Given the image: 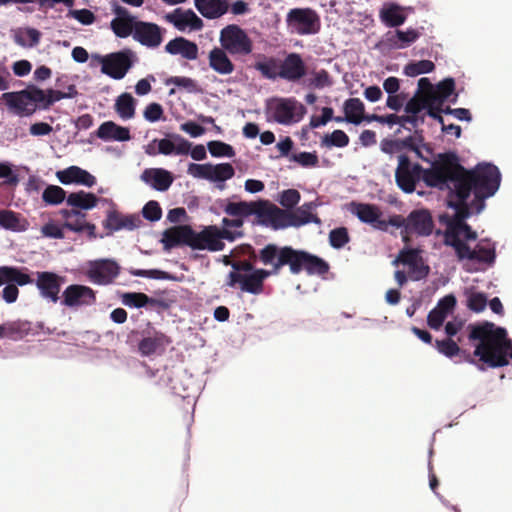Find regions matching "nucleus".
<instances>
[{
	"instance_id": "53",
	"label": "nucleus",
	"mask_w": 512,
	"mask_h": 512,
	"mask_svg": "<svg viewBox=\"0 0 512 512\" xmlns=\"http://www.w3.org/2000/svg\"><path fill=\"white\" fill-rule=\"evenodd\" d=\"M118 37L124 38L130 34H116ZM133 38L144 46L156 48L162 43V34H132Z\"/></svg>"
},
{
	"instance_id": "17",
	"label": "nucleus",
	"mask_w": 512,
	"mask_h": 512,
	"mask_svg": "<svg viewBox=\"0 0 512 512\" xmlns=\"http://www.w3.org/2000/svg\"><path fill=\"white\" fill-rule=\"evenodd\" d=\"M119 266L112 260H100L95 262L88 270L89 279L99 285H108L119 274Z\"/></svg>"
},
{
	"instance_id": "10",
	"label": "nucleus",
	"mask_w": 512,
	"mask_h": 512,
	"mask_svg": "<svg viewBox=\"0 0 512 512\" xmlns=\"http://www.w3.org/2000/svg\"><path fill=\"white\" fill-rule=\"evenodd\" d=\"M285 20L293 32H317L321 25L318 13L309 7L290 9Z\"/></svg>"
},
{
	"instance_id": "18",
	"label": "nucleus",
	"mask_w": 512,
	"mask_h": 512,
	"mask_svg": "<svg viewBox=\"0 0 512 512\" xmlns=\"http://www.w3.org/2000/svg\"><path fill=\"white\" fill-rule=\"evenodd\" d=\"M167 22L179 31L200 30L203 27V21L192 10L175 9L173 12L165 15Z\"/></svg>"
},
{
	"instance_id": "64",
	"label": "nucleus",
	"mask_w": 512,
	"mask_h": 512,
	"mask_svg": "<svg viewBox=\"0 0 512 512\" xmlns=\"http://www.w3.org/2000/svg\"><path fill=\"white\" fill-rule=\"evenodd\" d=\"M456 297L453 294H449L441 298L436 308L444 315L448 316L449 313L453 311L456 306Z\"/></svg>"
},
{
	"instance_id": "24",
	"label": "nucleus",
	"mask_w": 512,
	"mask_h": 512,
	"mask_svg": "<svg viewBox=\"0 0 512 512\" xmlns=\"http://www.w3.org/2000/svg\"><path fill=\"white\" fill-rule=\"evenodd\" d=\"M191 147V142L179 134H169V138H163L157 142V152L163 155H187Z\"/></svg>"
},
{
	"instance_id": "32",
	"label": "nucleus",
	"mask_w": 512,
	"mask_h": 512,
	"mask_svg": "<svg viewBox=\"0 0 512 512\" xmlns=\"http://www.w3.org/2000/svg\"><path fill=\"white\" fill-rule=\"evenodd\" d=\"M194 5L198 12L208 19L221 17L229 8L227 0H194Z\"/></svg>"
},
{
	"instance_id": "21",
	"label": "nucleus",
	"mask_w": 512,
	"mask_h": 512,
	"mask_svg": "<svg viewBox=\"0 0 512 512\" xmlns=\"http://www.w3.org/2000/svg\"><path fill=\"white\" fill-rule=\"evenodd\" d=\"M306 74V66L299 54L290 53L280 62L279 77L290 82H296Z\"/></svg>"
},
{
	"instance_id": "40",
	"label": "nucleus",
	"mask_w": 512,
	"mask_h": 512,
	"mask_svg": "<svg viewBox=\"0 0 512 512\" xmlns=\"http://www.w3.org/2000/svg\"><path fill=\"white\" fill-rule=\"evenodd\" d=\"M419 34H393L387 41H381L378 47L382 50H395L408 47L416 41Z\"/></svg>"
},
{
	"instance_id": "54",
	"label": "nucleus",
	"mask_w": 512,
	"mask_h": 512,
	"mask_svg": "<svg viewBox=\"0 0 512 512\" xmlns=\"http://www.w3.org/2000/svg\"><path fill=\"white\" fill-rule=\"evenodd\" d=\"M435 347L441 354L448 358H452L460 353V347L451 338L436 340Z\"/></svg>"
},
{
	"instance_id": "27",
	"label": "nucleus",
	"mask_w": 512,
	"mask_h": 512,
	"mask_svg": "<svg viewBox=\"0 0 512 512\" xmlns=\"http://www.w3.org/2000/svg\"><path fill=\"white\" fill-rule=\"evenodd\" d=\"M409 12L410 8L395 3H386L381 7L379 17L386 26L397 27L405 22Z\"/></svg>"
},
{
	"instance_id": "34",
	"label": "nucleus",
	"mask_w": 512,
	"mask_h": 512,
	"mask_svg": "<svg viewBox=\"0 0 512 512\" xmlns=\"http://www.w3.org/2000/svg\"><path fill=\"white\" fill-rule=\"evenodd\" d=\"M260 200L259 201H240V202H228L224 207V212L232 217H248L251 215L258 216L260 212Z\"/></svg>"
},
{
	"instance_id": "6",
	"label": "nucleus",
	"mask_w": 512,
	"mask_h": 512,
	"mask_svg": "<svg viewBox=\"0 0 512 512\" xmlns=\"http://www.w3.org/2000/svg\"><path fill=\"white\" fill-rule=\"evenodd\" d=\"M441 153L432 162L431 167L424 169L420 164H412L406 154L398 156V166L395 171V180L398 187L406 193H412L416 188V183L422 179L426 186L436 188L437 186L429 184L428 174L440 161Z\"/></svg>"
},
{
	"instance_id": "25",
	"label": "nucleus",
	"mask_w": 512,
	"mask_h": 512,
	"mask_svg": "<svg viewBox=\"0 0 512 512\" xmlns=\"http://www.w3.org/2000/svg\"><path fill=\"white\" fill-rule=\"evenodd\" d=\"M353 213L361 222L371 224L378 230L386 231V224L384 220L381 219L382 212L377 205L358 203L355 204Z\"/></svg>"
},
{
	"instance_id": "61",
	"label": "nucleus",
	"mask_w": 512,
	"mask_h": 512,
	"mask_svg": "<svg viewBox=\"0 0 512 512\" xmlns=\"http://www.w3.org/2000/svg\"><path fill=\"white\" fill-rule=\"evenodd\" d=\"M291 159L303 167H314L318 164V156L315 153L310 152L293 154Z\"/></svg>"
},
{
	"instance_id": "57",
	"label": "nucleus",
	"mask_w": 512,
	"mask_h": 512,
	"mask_svg": "<svg viewBox=\"0 0 512 512\" xmlns=\"http://www.w3.org/2000/svg\"><path fill=\"white\" fill-rule=\"evenodd\" d=\"M455 90V81L453 78H446L440 81L436 88H434V92L445 101L453 94Z\"/></svg>"
},
{
	"instance_id": "33",
	"label": "nucleus",
	"mask_w": 512,
	"mask_h": 512,
	"mask_svg": "<svg viewBox=\"0 0 512 512\" xmlns=\"http://www.w3.org/2000/svg\"><path fill=\"white\" fill-rule=\"evenodd\" d=\"M226 52L223 48L214 47L208 56L209 66L221 75L231 74L235 69Z\"/></svg>"
},
{
	"instance_id": "30",
	"label": "nucleus",
	"mask_w": 512,
	"mask_h": 512,
	"mask_svg": "<svg viewBox=\"0 0 512 512\" xmlns=\"http://www.w3.org/2000/svg\"><path fill=\"white\" fill-rule=\"evenodd\" d=\"M95 135L104 141L114 140L123 142L131 139L129 129L119 126L113 121L103 122L95 132Z\"/></svg>"
},
{
	"instance_id": "14",
	"label": "nucleus",
	"mask_w": 512,
	"mask_h": 512,
	"mask_svg": "<svg viewBox=\"0 0 512 512\" xmlns=\"http://www.w3.org/2000/svg\"><path fill=\"white\" fill-rule=\"evenodd\" d=\"M95 291L85 285L72 284L62 294V305L67 307L90 306L95 304Z\"/></svg>"
},
{
	"instance_id": "35",
	"label": "nucleus",
	"mask_w": 512,
	"mask_h": 512,
	"mask_svg": "<svg viewBox=\"0 0 512 512\" xmlns=\"http://www.w3.org/2000/svg\"><path fill=\"white\" fill-rule=\"evenodd\" d=\"M122 303L129 307L142 308L146 305L167 308V304L163 300L149 297L141 292H127L122 295Z\"/></svg>"
},
{
	"instance_id": "42",
	"label": "nucleus",
	"mask_w": 512,
	"mask_h": 512,
	"mask_svg": "<svg viewBox=\"0 0 512 512\" xmlns=\"http://www.w3.org/2000/svg\"><path fill=\"white\" fill-rule=\"evenodd\" d=\"M208 180L211 182H225L235 175V170L230 163H209Z\"/></svg>"
},
{
	"instance_id": "63",
	"label": "nucleus",
	"mask_w": 512,
	"mask_h": 512,
	"mask_svg": "<svg viewBox=\"0 0 512 512\" xmlns=\"http://www.w3.org/2000/svg\"><path fill=\"white\" fill-rule=\"evenodd\" d=\"M19 219L15 212L11 210H0V226L6 229H15Z\"/></svg>"
},
{
	"instance_id": "2",
	"label": "nucleus",
	"mask_w": 512,
	"mask_h": 512,
	"mask_svg": "<svg viewBox=\"0 0 512 512\" xmlns=\"http://www.w3.org/2000/svg\"><path fill=\"white\" fill-rule=\"evenodd\" d=\"M470 341H478L474 354L488 367L497 368L508 365L512 358V341L505 328L492 322L471 324L468 326Z\"/></svg>"
},
{
	"instance_id": "41",
	"label": "nucleus",
	"mask_w": 512,
	"mask_h": 512,
	"mask_svg": "<svg viewBox=\"0 0 512 512\" xmlns=\"http://www.w3.org/2000/svg\"><path fill=\"white\" fill-rule=\"evenodd\" d=\"M314 203L309 202L305 203L301 207H299L296 211L291 212L294 215L293 223H295L294 227H300L308 223H316L320 224L321 220L317 215L312 214L311 210L314 208Z\"/></svg>"
},
{
	"instance_id": "26",
	"label": "nucleus",
	"mask_w": 512,
	"mask_h": 512,
	"mask_svg": "<svg viewBox=\"0 0 512 512\" xmlns=\"http://www.w3.org/2000/svg\"><path fill=\"white\" fill-rule=\"evenodd\" d=\"M141 219L135 215H122L117 211H109L105 221L103 222L104 228L113 231L121 229L133 230L139 227Z\"/></svg>"
},
{
	"instance_id": "39",
	"label": "nucleus",
	"mask_w": 512,
	"mask_h": 512,
	"mask_svg": "<svg viewBox=\"0 0 512 512\" xmlns=\"http://www.w3.org/2000/svg\"><path fill=\"white\" fill-rule=\"evenodd\" d=\"M3 338L19 340L29 334L31 323L23 320L9 321L2 324Z\"/></svg>"
},
{
	"instance_id": "52",
	"label": "nucleus",
	"mask_w": 512,
	"mask_h": 512,
	"mask_svg": "<svg viewBox=\"0 0 512 512\" xmlns=\"http://www.w3.org/2000/svg\"><path fill=\"white\" fill-rule=\"evenodd\" d=\"M165 84H173L177 87L185 89L190 93H196L200 90L198 88L197 82L194 79L185 76H172L165 81Z\"/></svg>"
},
{
	"instance_id": "11",
	"label": "nucleus",
	"mask_w": 512,
	"mask_h": 512,
	"mask_svg": "<svg viewBox=\"0 0 512 512\" xmlns=\"http://www.w3.org/2000/svg\"><path fill=\"white\" fill-rule=\"evenodd\" d=\"M434 222L430 212L426 209H417L407 216L405 230H401V237L404 243L410 242L411 235L429 236L432 234Z\"/></svg>"
},
{
	"instance_id": "7",
	"label": "nucleus",
	"mask_w": 512,
	"mask_h": 512,
	"mask_svg": "<svg viewBox=\"0 0 512 512\" xmlns=\"http://www.w3.org/2000/svg\"><path fill=\"white\" fill-rule=\"evenodd\" d=\"M467 242L463 238L449 246L454 249L458 261L469 260L489 265L495 262V246L489 239H481L473 249Z\"/></svg>"
},
{
	"instance_id": "55",
	"label": "nucleus",
	"mask_w": 512,
	"mask_h": 512,
	"mask_svg": "<svg viewBox=\"0 0 512 512\" xmlns=\"http://www.w3.org/2000/svg\"><path fill=\"white\" fill-rule=\"evenodd\" d=\"M415 134V136H408L404 139H400L401 148L402 151L404 149H409L413 151L417 155V157L422 158L420 145L423 142V136L421 134H418L417 131Z\"/></svg>"
},
{
	"instance_id": "1",
	"label": "nucleus",
	"mask_w": 512,
	"mask_h": 512,
	"mask_svg": "<svg viewBox=\"0 0 512 512\" xmlns=\"http://www.w3.org/2000/svg\"><path fill=\"white\" fill-rule=\"evenodd\" d=\"M429 184L437 186V189L457 187L467 190L470 196L473 194L472 207L476 213L485 208V200L492 197L499 189L501 173L499 169L490 163H479L472 169H466L460 163L455 152L441 153L440 161L428 174Z\"/></svg>"
},
{
	"instance_id": "28",
	"label": "nucleus",
	"mask_w": 512,
	"mask_h": 512,
	"mask_svg": "<svg viewBox=\"0 0 512 512\" xmlns=\"http://www.w3.org/2000/svg\"><path fill=\"white\" fill-rule=\"evenodd\" d=\"M141 179L158 191H166L173 183L172 174L163 168L145 169L141 174Z\"/></svg>"
},
{
	"instance_id": "45",
	"label": "nucleus",
	"mask_w": 512,
	"mask_h": 512,
	"mask_svg": "<svg viewBox=\"0 0 512 512\" xmlns=\"http://www.w3.org/2000/svg\"><path fill=\"white\" fill-rule=\"evenodd\" d=\"M63 226L73 232H84L88 233L90 238H96V226L92 223L85 221V218L74 217L68 222H64Z\"/></svg>"
},
{
	"instance_id": "3",
	"label": "nucleus",
	"mask_w": 512,
	"mask_h": 512,
	"mask_svg": "<svg viewBox=\"0 0 512 512\" xmlns=\"http://www.w3.org/2000/svg\"><path fill=\"white\" fill-rule=\"evenodd\" d=\"M449 186V188L439 189L440 191H447L448 206L455 210L453 216L448 214L439 216V222L446 226L443 233V242L446 246H450L463 238L467 241H475L478 237L477 232L466 223L471 210L475 211L472 202L470 204L467 202L470 196L467 194V190L452 187V185Z\"/></svg>"
},
{
	"instance_id": "44",
	"label": "nucleus",
	"mask_w": 512,
	"mask_h": 512,
	"mask_svg": "<svg viewBox=\"0 0 512 512\" xmlns=\"http://www.w3.org/2000/svg\"><path fill=\"white\" fill-rule=\"evenodd\" d=\"M115 108L123 119H130L135 114L134 98L129 93L121 94L116 100Z\"/></svg>"
},
{
	"instance_id": "12",
	"label": "nucleus",
	"mask_w": 512,
	"mask_h": 512,
	"mask_svg": "<svg viewBox=\"0 0 512 512\" xmlns=\"http://www.w3.org/2000/svg\"><path fill=\"white\" fill-rule=\"evenodd\" d=\"M132 56L130 50L107 54L106 58L102 59L104 63L101 72L115 80L124 78L133 65Z\"/></svg>"
},
{
	"instance_id": "4",
	"label": "nucleus",
	"mask_w": 512,
	"mask_h": 512,
	"mask_svg": "<svg viewBox=\"0 0 512 512\" xmlns=\"http://www.w3.org/2000/svg\"><path fill=\"white\" fill-rule=\"evenodd\" d=\"M276 248V244L269 243L260 250L256 251L251 245L245 247V254L248 258L254 261H258L264 266H269L270 269H255L250 274H241L238 272H230L228 275L227 285L235 287L236 284H240V288L244 292H248L254 295L261 294L264 290V281L272 276L278 275L282 270L279 256H274L270 259L271 252Z\"/></svg>"
},
{
	"instance_id": "62",
	"label": "nucleus",
	"mask_w": 512,
	"mask_h": 512,
	"mask_svg": "<svg viewBox=\"0 0 512 512\" xmlns=\"http://www.w3.org/2000/svg\"><path fill=\"white\" fill-rule=\"evenodd\" d=\"M300 193L295 189H287L282 192L280 204L286 208H293L300 201Z\"/></svg>"
},
{
	"instance_id": "36",
	"label": "nucleus",
	"mask_w": 512,
	"mask_h": 512,
	"mask_svg": "<svg viewBox=\"0 0 512 512\" xmlns=\"http://www.w3.org/2000/svg\"><path fill=\"white\" fill-rule=\"evenodd\" d=\"M15 282L19 286L33 283L29 274L22 272L15 266H0V286L4 283Z\"/></svg>"
},
{
	"instance_id": "51",
	"label": "nucleus",
	"mask_w": 512,
	"mask_h": 512,
	"mask_svg": "<svg viewBox=\"0 0 512 512\" xmlns=\"http://www.w3.org/2000/svg\"><path fill=\"white\" fill-rule=\"evenodd\" d=\"M350 241L346 227L335 228L329 233V243L335 249H341Z\"/></svg>"
},
{
	"instance_id": "50",
	"label": "nucleus",
	"mask_w": 512,
	"mask_h": 512,
	"mask_svg": "<svg viewBox=\"0 0 512 512\" xmlns=\"http://www.w3.org/2000/svg\"><path fill=\"white\" fill-rule=\"evenodd\" d=\"M208 150L213 157H234V148L222 141H210L207 144Z\"/></svg>"
},
{
	"instance_id": "9",
	"label": "nucleus",
	"mask_w": 512,
	"mask_h": 512,
	"mask_svg": "<svg viewBox=\"0 0 512 512\" xmlns=\"http://www.w3.org/2000/svg\"><path fill=\"white\" fill-rule=\"evenodd\" d=\"M268 112L277 123L288 125L300 121L306 108L295 98H277L268 104Z\"/></svg>"
},
{
	"instance_id": "43",
	"label": "nucleus",
	"mask_w": 512,
	"mask_h": 512,
	"mask_svg": "<svg viewBox=\"0 0 512 512\" xmlns=\"http://www.w3.org/2000/svg\"><path fill=\"white\" fill-rule=\"evenodd\" d=\"M254 68L266 79L279 77L280 61L274 57L265 58L255 63Z\"/></svg>"
},
{
	"instance_id": "59",
	"label": "nucleus",
	"mask_w": 512,
	"mask_h": 512,
	"mask_svg": "<svg viewBox=\"0 0 512 512\" xmlns=\"http://www.w3.org/2000/svg\"><path fill=\"white\" fill-rule=\"evenodd\" d=\"M421 258L419 251L416 249H402L394 263L400 262L409 266L415 264V262H419Z\"/></svg>"
},
{
	"instance_id": "31",
	"label": "nucleus",
	"mask_w": 512,
	"mask_h": 512,
	"mask_svg": "<svg viewBox=\"0 0 512 512\" xmlns=\"http://www.w3.org/2000/svg\"><path fill=\"white\" fill-rule=\"evenodd\" d=\"M165 50L172 55H181L187 60H195L198 57V46L183 37H176L169 41Z\"/></svg>"
},
{
	"instance_id": "58",
	"label": "nucleus",
	"mask_w": 512,
	"mask_h": 512,
	"mask_svg": "<svg viewBox=\"0 0 512 512\" xmlns=\"http://www.w3.org/2000/svg\"><path fill=\"white\" fill-rule=\"evenodd\" d=\"M143 217L149 221H158L162 217V209L157 201H149L142 210Z\"/></svg>"
},
{
	"instance_id": "47",
	"label": "nucleus",
	"mask_w": 512,
	"mask_h": 512,
	"mask_svg": "<svg viewBox=\"0 0 512 512\" xmlns=\"http://www.w3.org/2000/svg\"><path fill=\"white\" fill-rule=\"evenodd\" d=\"M435 69V65L430 60H420L411 62L404 68V73L410 77H416L420 74L430 73Z\"/></svg>"
},
{
	"instance_id": "19",
	"label": "nucleus",
	"mask_w": 512,
	"mask_h": 512,
	"mask_svg": "<svg viewBox=\"0 0 512 512\" xmlns=\"http://www.w3.org/2000/svg\"><path fill=\"white\" fill-rule=\"evenodd\" d=\"M225 247L223 241H219V235L216 234V226L205 227L202 231H194L192 249L209 250L212 252L221 251Z\"/></svg>"
},
{
	"instance_id": "38",
	"label": "nucleus",
	"mask_w": 512,
	"mask_h": 512,
	"mask_svg": "<svg viewBox=\"0 0 512 512\" xmlns=\"http://www.w3.org/2000/svg\"><path fill=\"white\" fill-rule=\"evenodd\" d=\"M345 120L358 125L364 120L365 106L359 98H349L344 102Z\"/></svg>"
},
{
	"instance_id": "46",
	"label": "nucleus",
	"mask_w": 512,
	"mask_h": 512,
	"mask_svg": "<svg viewBox=\"0 0 512 512\" xmlns=\"http://www.w3.org/2000/svg\"><path fill=\"white\" fill-rule=\"evenodd\" d=\"M66 198V191L56 185L47 186L42 193L43 201L49 205H58Z\"/></svg>"
},
{
	"instance_id": "37",
	"label": "nucleus",
	"mask_w": 512,
	"mask_h": 512,
	"mask_svg": "<svg viewBox=\"0 0 512 512\" xmlns=\"http://www.w3.org/2000/svg\"><path fill=\"white\" fill-rule=\"evenodd\" d=\"M66 202L69 206L77 210H89L97 205L98 198L93 193L80 190L78 192L70 193L66 198Z\"/></svg>"
},
{
	"instance_id": "22",
	"label": "nucleus",
	"mask_w": 512,
	"mask_h": 512,
	"mask_svg": "<svg viewBox=\"0 0 512 512\" xmlns=\"http://www.w3.org/2000/svg\"><path fill=\"white\" fill-rule=\"evenodd\" d=\"M220 44L231 55H248L253 47L248 34H220Z\"/></svg>"
},
{
	"instance_id": "48",
	"label": "nucleus",
	"mask_w": 512,
	"mask_h": 512,
	"mask_svg": "<svg viewBox=\"0 0 512 512\" xmlns=\"http://www.w3.org/2000/svg\"><path fill=\"white\" fill-rule=\"evenodd\" d=\"M349 144V137L342 130H334L322 138V145L327 147H346Z\"/></svg>"
},
{
	"instance_id": "8",
	"label": "nucleus",
	"mask_w": 512,
	"mask_h": 512,
	"mask_svg": "<svg viewBox=\"0 0 512 512\" xmlns=\"http://www.w3.org/2000/svg\"><path fill=\"white\" fill-rule=\"evenodd\" d=\"M2 99L19 114L31 115L35 112L36 105L44 99V90L36 86H28L19 92L3 93Z\"/></svg>"
},
{
	"instance_id": "49",
	"label": "nucleus",
	"mask_w": 512,
	"mask_h": 512,
	"mask_svg": "<svg viewBox=\"0 0 512 512\" xmlns=\"http://www.w3.org/2000/svg\"><path fill=\"white\" fill-rule=\"evenodd\" d=\"M129 273L133 276L138 277H145V278H151V279H158V280H177V277L162 270L158 269H150V270H144V269H130Z\"/></svg>"
},
{
	"instance_id": "13",
	"label": "nucleus",
	"mask_w": 512,
	"mask_h": 512,
	"mask_svg": "<svg viewBox=\"0 0 512 512\" xmlns=\"http://www.w3.org/2000/svg\"><path fill=\"white\" fill-rule=\"evenodd\" d=\"M111 26L113 32H158L156 25L140 22L126 9L120 7L116 9V17L112 20Z\"/></svg>"
},
{
	"instance_id": "56",
	"label": "nucleus",
	"mask_w": 512,
	"mask_h": 512,
	"mask_svg": "<svg viewBox=\"0 0 512 512\" xmlns=\"http://www.w3.org/2000/svg\"><path fill=\"white\" fill-rule=\"evenodd\" d=\"M429 271V266L425 265L423 259L421 258L419 262H415V264L409 265L408 275L411 280L419 281L427 277Z\"/></svg>"
},
{
	"instance_id": "16",
	"label": "nucleus",
	"mask_w": 512,
	"mask_h": 512,
	"mask_svg": "<svg viewBox=\"0 0 512 512\" xmlns=\"http://www.w3.org/2000/svg\"><path fill=\"white\" fill-rule=\"evenodd\" d=\"M36 287L38 288L40 295L53 303L58 302L60 299L59 293L61 291V285L64 282V277L59 276L54 272L42 271L36 272Z\"/></svg>"
},
{
	"instance_id": "23",
	"label": "nucleus",
	"mask_w": 512,
	"mask_h": 512,
	"mask_svg": "<svg viewBox=\"0 0 512 512\" xmlns=\"http://www.w3.org/2000/svg\"><path fill=\"white\" fill-rule=\"evenodd\" d=\"M56 177L64 185L76 183L92 187L96 183V178L92 174L78 166H70L64 170H59L56 172Z\"/></svg>"
},
{
	"instance_id": "29",
	"label": "nucleus",
	"mask_w": 512,
	"mask_h": 512,
	"mask_svg": "<svg viewBox=\"0 0 512 512\" xmlns=\"http://www.w3.org/2000/svg\"><path fill=\"white\" fill-rule=\"evenodd\" d=\"M171 343L169 337L159 331H154L152 335L144 337L138 344V351L142 356H151L157 352L165 350Z\"/></svg>"
},
{
	"instance_id": "20",
	"label": "nucleus",
	"mask_w": 512,
	"mask_h": 512,
	"mask_svg": "<svg viewBox=\"0 0 512 512\" xmlns=\"http://www.w3.org/2000/svg\"><path fill=\"white\" fill-rule=\"evenodd\" d=\"M194 230L189 225H179L165 230L163 234L164 246L168 249L181 245L192 248Z\"/></svg>"
},
{
	"instance_id": "15",
	"label": "nucleus",
	"mask_w": 512,
	"mask_h": 512,
	"mask_svg": "<svg viewBox=\"0 0 512 512\" xmlns=\"http://www.w3.org/2000/svg\"><path fill=\"white\" fill-rule=\"evenodd\" d=\"M260 212L258 217L269 222L270 225L278 230L287 227H294L293 223L294 215L291 211L283 210L278 208L276 205L269 204L267 201L260 200Z\"/></svg>"
},
{
	"instance_id": "60",
	"label": "nucleus",
	"mask_w": 512,
	"mask_h": 512,
	"mask_svg": "<svg viewBox=\"0 0 512 512\" xmlns=\"http://www.w3.org/2000/svg\"><path fill=\"white\" fill-rule=\"evenodd\" d=\"M487 305V297L483 293H471L468 298L467 306L474 312H481Z\"/></svg>"
},
{
	"instance_id": "5",
	"label": "nucleus",
	"mask_w": 512,
	"mask_h": 512,
	"mask_svg": "<svg viewBox=\"0 0 512 512\" xmlns=\"http://www.w3.org/2000/svg\"><path fill=\"white\" fill-rule=\"evenodd\" d=\"M271 258L279 256L282 268L289 267L293 275L300 274L303 270L308 275L323 276L329 271V264L322 258L304 250L294 249L292 246H278L271 252Z\"/></svg>"
}]
</instances>
